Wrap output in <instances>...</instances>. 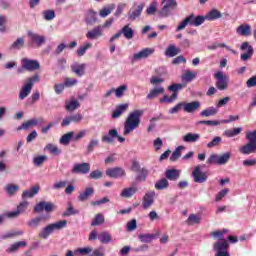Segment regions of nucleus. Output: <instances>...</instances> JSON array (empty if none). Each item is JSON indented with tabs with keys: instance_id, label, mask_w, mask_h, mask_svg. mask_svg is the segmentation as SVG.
I'll use <instances>...</instances> for the list:
<instances>
[{
	"instance_id": "41",
	"label": "nucleus",
	"mask_w": 256,
	"mask_h": 256,
	"mask_svg": "<svg viewBox=\"0 0 256 256\" xmlns=\"http://www.w3.org/2000/svg\"><path fill=\"white\" fill-rule=\"evenodd\" d=\"M52 227V231H61V229H65L67 227V220H60L55 223H50Z\"/></svg>"
},
{
	"instance_id": "6",
	"label": "nucleus",
	"mask_w": 256,
	"mask_h": 256,
	"mask_svg": "<svg viewBox=\"0 0 256 256\" xmlns=\"http://www.w3.org/2000/svg\"><path fill=\"white\" fill-rule=\"evenodd\" d=\"M213 250L216 252L215 256H231L229 254V241L218 240L213 244Z\"/></svg>"
},
{
	"instance_id": "63",
	"label": "nucleus",
	"mask_w": 256,
	"mask_h": 256,
	"mask_svg": "<svg viewBox=\"0 0 256 256\" xmlns=\"http://www.w3.org/2000/svg\"><path fill=\"white\" fill-rule=\"evenodd\" d=\"M171 11H173V9L164 4L162 9L159 11V15L160 17H169V15H171Z\"/></svg>"
},
{
	"instance_id": "16",
	"label": "nucleus",
	"mask_w": 256,
	"mask_h": 256,
	"mask_svg": "<svg viewBox=\"0 0 256 256\" xmlns=\"http://www.w3.org/2000/svg\"><path fill=\"white\" fill-rule=\"evenodd\" d=\"M28 37L34 43L37 47H41L42 45H45V36H41L37 33H33L32 31L28 32Z\"/></svg>"
},
{
	"instance_id": "53",
	"label": "nucleus",
	"mask_w": 256,
	"mask_h": 256,
	"mask_svg": "<svg viewBox=\"0 0 256 256\" xmlns=\"http://www.w3.org/2000/svg\"><path fill=\"white\" fill-rule=\"evenodd\" d=\"M166 57H175L176 55H179V49L175 45H170L165 51Z\"/></svg>"
},
{
	"instance_id": "3",
	"label": "nucleus",
	"mask_w": 256,
	"mask_h": 256,
	"mask_svg": "<svg viewBox=\"0 0 256 256\" xmlns=\"http://www.w3.org/2000/svg\"><path fill=\"white\" fill-rule=\"evenodd\" d=\"M40 77L39 74L33 75L30 78H27L24 85L22 86L20 93H19V99L20 101H23V99H27L29 95H31V91L33 90V86L35 83H39Z\"/></svg>"
},
{
	"instance_id": "14",
	"label": "nucleus",
	"mask_w": 256,
	"mask_h": 256,
	"mask_svg": "<svg viewBox=\"0 0 256 256\" xmlns=\"http://www.w3.org/2000/svg\"><path fill=\"white\" fill-rule=\"evenodd\" d=\"M195 183H205L207 181V173L201 171V166H196L192 172Z\"/></svg>"
},
{
	"instance_id": "50",
	"label": "nucleus",
	"mask_w": 256,
	"mask_h": 256,
	"mask_svg": "<svg viewBox=\"0 0 256 256\" xmlns=\"http://www.w3.org/2000/svg\"><path fill=\"white\" fill-rule=\"evenodd\" d=\"M115 10V4H111L110 6H105L103 9L100 10V17H108V15H111V12Z\"/></svg>"
},
{
	"instance_id": "40",
	"label": "nucleus",
	"mask_w": 256,
	"mask_h": 256,
	"mask_svg": "<svg viewBox=\"0 0 256 256\" xmlns=\"http://www.w3.org/2000/svg\"><path fill=\"white\" fill-rule=\"evenodd\" d=\"M52 227V231H61V229H65L67 227V220H60L55 223H50Z\"/></svg>"
},
{
	"instance_id": "11",
	"label": "nucleus",
	"mask_w": 256,
	"mask_h": 256,
	"mask_svg": "<svg viewBox=\"0 0 256 256\" xmlns=\"http://www.w3.org/2000/svg\"><path fill=\"white\" fill-rule=\"evenodd\" d=\"M143 9H145V3H140L138 6H133L132 9L128 12L129 21H135V19L141 17Z\"/></svg>"
},
{
	"instance_id": "21",
	"label": "nucleus",
	"mask_w": 256,
	"mask_h": 256,
	"mask_svg": "<svg viewBox=\"0 0 256 256\" xmlns=\"http://www.w3.org/2000/svg\"><path fill=\"white\" fill-rule=\"evenodd\" d=\"M128 109H129L128 103L117 105L115 110L112 113V119H119V117H121V115H123V113L128 111Z\"/></svg>"
},
{
	"instance_id": "43",
	"label": "nucleus",
	"mask_w": 256,
	"mask_h": 256,
	"mask_svg": "<svg viewBox=\"0 0 256 256\" xmlns=\"http://www.w3.org/2000/svg\"><path fill=\"white\" fill-rule=\"evenodd\" d=\"M73 137H75V132H73V131L62 135V137L60 138L61 145H69V143H71V139H73Z\"/></svg>"
},
{
	"instance_id": "42",
	"label": "nucleus",
	"mask_w": 256,
	"mask_h": 256,
	"mask_svg": "<svg viewBox=\"0 0 256 256\" xmlns=\"http://www.w3.org/2000/svg\"><path fill=\"white\" fill-rule=\"evenodd\" d=\"M231 159V152H226L218 156L217 165H227Z\"/></svg>"
},
{
	"instance_id": "7",
	"label": "nucleus",
	"mask_w": 256,
	"mask_h": 256,
	"mask_svg": "<svg viewBox=\"0 0 256 256\" xmlns=\"http://www.w3.org/2000/svg\"><path fill=\"white\" fill-rule=\"evenodd\" d=\"M22 68H18V73H23V69L26 71H39L41 69V64L37 60H31L28 58H23L21 60Z\"/></svg>"
},
{
	"instance_id": "54",
	"label": "nucleus",
	"mask_w": 256,
	"mask_h": 256,
	"mask_svg": "<svg viewBox=\"0 0 256 256\" xmlns=\"http://www.w3.org/2000/svg\"><path fill=\"white\" fill-rule=\"evenodd\" d=\"M243 131L242 128L227 129L224 131V137H235Z\"/></svg>"
},
{
	"instance_id": "46",
	"label": "nucleus",
	"mask_w": 256,
	"mask_h": 256,
	"mask_svg": "<svg viewBox=\"0 0 256 256\" xmlns=\"http://www.w3.org/2000/svg\"><path fill=\"white\" fill-rule=\"evenodd\" d=\"M167 187H169L167 178H162L155 183V189H157V191H163V189H167Z\"/></svg>"
},
{
	"instance_id": "52",
	"label": "nucleus",
	"mask_w": 256,
	"mask_h": 256,
	"mask_svg": "<svg viewBox=\"0 0 256 256\" xmlns=\"http://www.w3.org/2000/svg\"><path fill=\"white\" fill-rule=\"evenodd\" d=\"M98 239L100 241V243H104V244H108L111 243V234H109V232H101L98 236Z\"/></svg>"
},
{
	"instance_id": "44",
	"label": "nucleus",
	"mask_w": 256,
	"mask_h": 256,
	"mask_svg": "<svg viewBox=\"0 0 256 256\" xmlns=\"http://www.w3.org/2000/svg\"><path fill=\"white\" fill-rule=\"evenodd\" d=\"M25 47V38L24 37H19L17 38L12 44H11V49H16V50H21Z\"/></svg>"
},
{
	"instance_id": "49",
	"label": "nucleus",
	"mask_w": 256,
	"mask_h": 256,
	"mask_svg": "<svg viewBox=\"0 0 256 256\" xmlns=\"http://www.w3.org/2000/svg\"><path fill=\"white\" fill-rule=\"evenodd\" d=\"M86 23L88 25H93V23H97V12L89 10L86 17Z\"/></svg>"
},
{
	"instance_id": "26",
	"label": "nucleus",
	"mask_w": 256,
	"mask_h": 256,
	"mask_svg": "<svg viewBox=\"0 0 256 256\" xmlns=\"http://www.w3.org/2000/svg\"><path fill=\"white\" fill-rule=\"evenodd\" d=\"M183 105H184L183 109L186 113H195V111H197V109L201 107V103L199 101H193Z\"/></svg>"
},
{
	"instance_id": "45",
	"label": "nucleus",
	"mask_w": 256,
	"mask_h": 256,
	"mask_svg": "<svg viewBox=\"0 0 256 256\" xmlns=\"http://www.w3.org/2000/svg\"><path fill=\"white\" fill-rule=\"evenodd\" d=\"M183 150H185V146H178L170 156V161L172 162L178 161L182 155Z\"/></svg>"
},
{
	"instance_id": "47",
	"label": "nucleus",
	"mask_w": 256,
	"mask_h": 256,
	"mask_svg": "<svg viewBox=\"0 0 256 256\" xmlns=\"http://www.w3.org/2000/svg\"><path fill=\"white\" fill-rule=\"evenodd\" d=\"M139 241L141 243H151L154 239H157V235L155 234H140L138 236Z\"/></svg>"
},
{
	"instance_id": "12",
	"label": "nucleus",
	"mask_w": 256,
	"mask_h": 256,
	"mask_svg": "<svg viewBox=\"0 0 256 256\" xmlns=\"http://www.w3.org/2000/svg\"><path fill=\"white\" fill-rule=\"evenodd\" d=\"M107 177H111L112 179H119V177H125L127 173L125 169L121 167L109 168L106 170Z\"/></svg>"
},
{
	"instance_id": "38",
	"label": "nucleus",
	"mask_w": 256,
	"mask_h": 256,
	"mask_svg": "<svg viewBox=\"0 0 256 256\" xmlns=\"http://www.w3.org/2000/svg\"><path fill=\"white\" fill-rule=\"evenodd\" d=\"M217 113H219V110L215 107H208L206 109H204L200 115L201 117H213L215 115H217Z\"/></svg>"
},
{
	"instance_id": "62",
	"label": "nucleus",
	"mask_w": 256,
	"mask_h": 256,
	"mask_svg": "<svg viewBox=\"0 0 256 256\" xmlns=\"http://www.w3.org/2000/svg\"><path fill=\"white\" fill-rule=\"evenodd\" d=\"M159 6V3L152 2L149 7L146 9L147 15H155L157 13V7Z\"/></svg>"
},
{
	"instance_id": "5",
	"label": "nucleus",
	"mask_w": 256,
	"mask_h": 256,
	"mask_svg": "<svg viewBox=\"0 0 256 256\" xmlns=\"http://www.w3.org/2000/svg\"><path fill=\"white\" fill-rule=\"evenodd\" d=\"M216 79L215 86L219 91H226L229 87V76L225 75L222 71H218L214 74Z\"/></svg>"
},
{
	"instance_id": "25",
	"label": "nucleus",
	"mask_w": 256,
	"mask_h": 256,
	"mask_svg": "<svg viewBox=\"0 0 256 256\" xmlns=\"http://www.w3.org/2000/svg\"><path fill=\"white\" fill-rule=\"evenodd\" d=\"M87 67L86 64H73L71 65L72 73H75L77 77H83L85 75V68Z\"/></svg>"
},
{
	"instance_id": "29",
	"label": "nucleus",
	"mask_w": 256,
	"mask_h": 256,
	"mask_svg": "<svg viewBox=\"0 0 256 256\" xmlns=\"http://www.w3.org/2000/svg\"><path fill=\"white\" fill-rule=\"evenodd\" d=\"M53 235V228L51 224L46 225L42 230L39 232V237L41 239H49Z\"/></svg>"
},
{
	"instance_id": "35",
	"label": "nucleus",
	"mask_w": 256,
	"mask_h": 256,
	"mask_svg": "<svg viewBox=\"0 0 256 256\" xmlns=\"http://www.w3.org/2000/svg\"><path fill=\"white\" fill-rule=\"evenodd\" d=\"M222 14L217 9H212L210 12L206 14L207 21H216V19H221Z\"/></svg>"
},
{
	"instance_id": "37",
	"label": "nucleus",
	"mask_w": 256,
	"mask_h": 256,
	"mask_svg": "<svg viewBox=\"0 0 256 256\" xmlns=\"http://www.w3.org/2000/svg\"><path fill=\"white\" fill-rule=\"evenodd\" d=\"M187 225H199L201 216L199 214H190L186 220Z\"/></svg>"
},
{
	"instance_id": "64",
	"label": "nucleus",
	"mask_w": 256,
	"mask_h": 256,
	"mask_svg": "<svg viewBox=\"0 0 256 256\" xmlns=\"http://www.w3.org/2000/svg\"><path fill=\"white\" fill-rule=\"evenodd\" d=\"M220 143H221V137L216 136V137H214V139H212V141H210L207 144V147H208V149H213V147H217Z\"/></svg>"
},
{
	"instance_id": "51",
	"label": "nucleus",
	"mask_w": 256,
	"mask_h": 256,
	"mask_svg": "<svg viewBox=\"0 0 256 256\" xmlns=\"http://www.w3.org/2000/svg\"><path fill=\"white\" fill-rule=\"evenodd\" d=\"M105 223V216L103 214H96L93 221L91 222L92 227H97V225H103Z\"/></svg>"
},
{
	"instance_id": "48",
	"label": "nucleus",
	"mask_w": 256,
	"mask_h": 256,
	"mask_svg": "<svg viewBox=\"0 0 256 256\" xmlns=\"http://www.w3.org/2000/svg\"><path fill=\"white\" fill-rule=\"evenodd\" d=\"M41 221H43V217L38 216V217L30 219L27 222V225H28V227H31V229H37V227H39V225H41Z\"/></svg>"
},
{
	"instance_id": "1",
	"label": "nucleus",
	"mask_w": 256,
	"mask_h": 256,
	"mask_svg": "<svg viewBox=\"0 0 256 256\" xmlns=\"http://www.w3.org/2000/svg\"><path fill=\"white\" fill-rule=\"evenodd\" d=\"M141 117H143V110H134L128 114L124 122V135H129L141 125Z\"/></svg>"
},
{
	"instance_id": "58",
	"label": "nucleus",
	"mask_w": 256,
	"mask_h": 256,
	"mask_svg": "<svg viewBox=\"0 0 256 256\" xmlns=\"http://www.w3.org/2000/svg\"><path fill=\"white\" fill-rule=\"evenodd\" d=\"M91 47H93V44L91 43H87L86 45L79 47L76 51L78 57H83V55L87 53V49H91Z\"/></svg>"
},
{
	"instance_id": "4",
	"label": "nucleus",
	"mask_w": 256,
	"mask_h": 256,
	"mask_svg": "<svg viewBox=\"0 0 256 256\" xmlns=\"http://www.w3.org/2000/svg\"><path fill=\"white\" fill-rule=\"evenodd\" d=\"M183 89V84H172L168 87V91H172V95L169 97L164 95L162 98L159 99V103H173L179 97V91Z\"/></svg>"
},
{
	"instance_id": "23",
	"label": "nucleus",
	"mask_w": 256,
	"mask_h": 256,
	"mask_svg": "<svg viewBox=\"0 0 256 256\" xmlns=\"http://www.w3.org/2000/svg\"><path fill=\"white\" fill-rule=\"evenodd\" d=\"M40 190L41 186L39 185L32 187L30 190H26L22 193V199H33L35 195H38Z\"/></svg>"
},
{
	"instance_id": "34",
	"label": "nucleus",
	"mask_w": 256,
	"mask_h": 256,
	"mask_svg": "<svg viewBox=\"0 0 256 256\" xmlns=\"http://www.w3.org/2000/svg\"><path fill=\"white\" fill-rule=\"evenodd\" d=\"M136 173H137V176H136L137 183H143L147 181V177L149 175V170H147V168H142L139 172H136Z\"/></svg>"
},
{
	"instance_id": "36",
	"label": "nucleus",
	"mask_w": 256,
	"mask_h": 256,
	"mask_svg": "<svg viewBox=\"0 0 256 256\" xmlns=\"http://www.w3.org/2000/svg\"><path fill=\"white\" fill-rule=\"evenodd\" d=\"M229 233V230L227 229H222V230H216L210 233L214 239H217L218 241H223L225 240V234Z\"/></svg>"
},
{
	"instance_id": "31",
	"label": "nucleus",
	"mask_w": 256,
	"mask_h": 256,
	"mask_svg": "<svg viewBox=\"0 0 256 256\" xmlns=\"http://www.w3.org/2000/svg\"><path fill=\"white\" fill-rule=\"evenodd\" d=\"M120 33L124 35L125 39L131 40L133 37H135V30L133 28L129 27V25H125L121 30Z\"/></svg>"
},
{
	"instance_id": "57",
	"label": "nucleus",
	"mask_w": 256,
	"mask_h": 256,
	"mask_svg": "<svg viewBox=\"0 0 256 256\" xmlns=\"http://www.w3.org/2000/svg\"><path fill=\"white\" fill-rule=\"evenodd\" d=\"M19 235H23V230L7 232L1 236V239H13V237H19Z\"/></svg>"
},
{
	"instance_id": "39",
	"label": "nucleus",
	"mask_w": 256,
	"mask_h": 256,
	"mask_svg": "<svg viewBox=\"0 0 256 256\" xmlns=\"http://www.w3.org/2000/svg\"><path fill=\"white\" fill-rule=\"evenodd\" d=\"M137 193V188L136 187H129L125 188L121 192V197H125L126 199H131V196L135 195Z\"/></svg>"
},
{
	"instance_id": "2",
	"label": "nucleus",
	"mask_w": 256,
	"mask_h": 256,
	"mask_svg": "<svg viewBox=\"0 0 256 256\" xmlns=\"http://www.w3.org/2000/svg\"><path fill=\"white\" fill-rule=\"evenodd\" d=\"M248 143L239 148L242 155H251L256 152V130L246 133Z\"/></svg>"
},
{
	"instance_id": "27",
	"label": "nucleus",
	"mask_w": 256,
	"mask_h": 256,
	"mask_svg": "<svg viewBox=\"0 0 256 256\" xmlns=\"http://www.w3.org/2000/svg\"><path fill=\"white\" fill-rule=\"evenodd\" d=\"M166 179L169 181H177L181 177V171L177 169H168L165 172Z\"/></svg>"
},
{
	"instance_id": "55",
	"label": "nucleus",
	"mask_w": 256,
	"mask_h": 256,
	"mask_svg": "<svg viewBox=\"0 0 256 256\" xmlns=\"http://www.w3.org/2000/svg\"><path fill=\"white\" fill-rule=\"evenodd\" d=\"M44 149L46 151H49V153H51V155H60L61 154V150L59 149V147H57L56 145H53L51 143L47 144Z\"/></svg>"
},
{
	"instance_id": "10",
	"label": "nucleus",
	"mask_w": 256,
	"mask_h": 256,
	"mask_svg": "<svg viewBox=\"0 0 256 256\" xmlns=\"http://www.w3.org/2000/svg\"><path fill=\"white\" fill-rule=\"evenodd\" d=\"M240 51H247L240 55L241 61H249V59L253 57V53H255L253 46H251L249 42H243L240 46Z\"/></svg>"
},
{
	"instance_id": "17",
	"label": "nucleus",
	"mask_w": 256,
	"mask_h": 256,
	"mask_svg": "<svg viewBox=\"0 0 256 256\" xmlns=\"http://www.w3.org/2000/svg\"><path fill=\"white\" fill-rule=\"evenodd\" d=\"M103 36V27L101 25L94 27L92 30L86 33L87 39L97 40Z\"/></svg>"
},
{
	"instance_id": "28",
	"label": "nucleus",
	"mask_w": 256,
	"mask_h": 256,
	"mask_svg": "<svg viewBox=\"0 0 256 256\" xmlns=\"http://www.w3.org/2000/svg\"><path fill=\"white\" fill-rule=\"evenodd\" d=\"M164 93L165 88H163V86H160L158 88L150 90L149 94L146 96V99H156V97H159V95H163Z\"/></svg>"
},
{
	"instance_id": "9",
	"label": "nucleus",
	"mask_w": 256,
	"mask_h": 256,
	"mask_svg": "<svg viewBox=\"0 0 256 256\" xmlns=\"http://www.w3.org/2000/svg\"><path fill=\"white\" fill-rule=\"evenodd\" d=\"M57 209V206L53 202L41 201L34 207V213H41V211H46V213H53Z\"/></svg>"
},
{
	"instance_id": "18",
	"label": "nucleus",
	"mask_w": 256,
	"mask_h": 256,
	"mask_svg": "<svg viewBox=\"0 0 256 256\" xmlns=\"http://www.w3.org/2000/svg\"><path fill=\"white\" fill-rule=\"evenodd\" d=\"M93 195H95V188L87 187L85 188L84 191L80 192V194L78 195V201L83 203L89 200L91 197H93Z\"/></svg>"
},
{
	"instance_id": "20",
	"label": "nucleus",
	"mask_w": 256,
	"mask_h": 256,
	"mask_svg": "<svg viewBox=\"0 0 256 256\" xmlns=\"http://www.w3.org/2000/svg\"><path fill=\"white\" fill-rule=\"evenodd\" d=\"M195 14H190L188 17H186L180 25L177 26L176 32L183 31L187 25H190L192 27H195Z\"/></svg>"
},
{
	"instance_id": "30",
	"label": "nucleus",
	"mask_w": 256,
	"mask_h": 256,
	"mask_svg": "<svg viewBox=\"0 0 256 256\" xmlns=\"http://www.w3.org/2000/svg\"><path fill=\"white\" fill-rule=\"evenodd\" d=\"M73 215H79V210L73 207V203L68 202L66 210L62 213V217H71Z\"/></svg>"
},
{
	"instance_id": "22",
	"label": "nucleus",
	"mask_w": 256,
	"mask_h": 256,
	"mask_svg": "<svg viewBox=\"0 0 256 256\" xmlns=\"http://www.w3.org/2000/svg\"><path fill=\"white\" fill-rule=\"evenodd\" d=\"M155 191L146 193L143 197V209H149L154 203Z\"/></svg>"
},
{
	"instance_id": "32",
	"label": "nucleus",
	"mask_w": 256,
	"mask_h": 256,
	"mask_svg": "<svg viewBox=\"0 0 256 256\" xmlns=\"http://www.w3.org/2000/svg\"><path fill=\"white\" fill-rule=\"evenodd\" d=\"M201 137L200 134L197 133H187L186 135H184L183 137V141L184 143H197V141H199V138Z\"/></svg>"
},
{
	"instance_id": "8",
	"label": "nucleus",
	"mask_w": 256,
	"mask_h": 256,
	"mask_svg": "<svg viewBox=\"0 0 256 256\" xmlns=\"http://www.w3.org/2000/svg\"><path fill=\"white\" fill-rule=\"evenodd\" d=\"M115 139H118L119 143H125V138L119 136L117 129H111L108 131V135H104L101 138L102 143L111 144Z\"/></svg>"
},
{
	"instance_id": "19",
	"label": "nucleus",
	"mask_w": 256,
	"mask_h": 256,
	"mask_svg": "<svg viewBox=\"0 0 256 256\" xmlns=\"http://www.w3.org/2000/svg\"><path fill=\"white\" fill-rule=\"evenodd\" d=\"M154 53H155V49L144 48L140 52L135 53L133 58H134V61H140V59H147V57H150V55H153Z\"/></svg>"
},
{
	"instance_id": "59",
	"label": "nucleus",
	"mask_w": 256,
	"mask_h": 256,
	"mask_svg": "<svg viewBox=\"0 0 256 256\" xmlns=\"http://www.w3.org/2000/svg\"><path fill=\"white\" fill-rule=\"evenodd\" d=\"M98 146H99V140L91 139L86 148L87 153H93V151H95V147H98Z\"/></svg>"
},
{
	"instance_id": "13",
	"label": "nucleus",
	"mask_w": 256,
	"mask_h": 256,
	"mask_svg": "<svg viewBox=\"0 0 256 256\" xmlns=\"http://www.w3.org/2000/svg\"><path fill=\"white\" fill-rule=\"evenodd\" d=\"M91 171V165L87 162L74 164L71 173L77 174L81 173L82 175H87Z\"/></svg>"
},
{
	"instance_id": "24",
	"label": "nucleus",
	"mask_w": 256,
	"mask_h": 256,
	"mask_svg": "<svg viewBox=\"0 0 256 256\" xmlns=\"http://www.w3.org/2000/svg\"><path fill=\"white\" fill-rule=\"evenodd\" d=\"M236 33L241 35V37H249L251 36V25L249 24H241L238 26Z\"/></svg>"
},
{
	"instance_id": "15",
	"label": "nucleus",
	"mask_w": 256,
	"mask_h": 256,
	"mask_svg": "<svg viewBox=\"0 0 256 256\" xmlns=\"http://www.w3.org/2000/svg\"><path fill=\"white\" fill-rule=\"evenodd\" d=\"M83 120V115L80 113L68 116L62 120L61 127H69L71 123H81Z\"/></svg>"
},
{
	"instance_id": "33",
	"label": "nucleus",
	"mask_w": 256,
	"mask_h": 256,
	"mask_svg": "<svg viewBox=\"0 0 256 256\" xmlns=\"http://www.w3.org/2000/svg\"><path fill=\"white\" fill-rule=\"evenodd\" d=\"M81 107V104L76 99H72L69 102H66L65 109L66 111H69L70 113H73L76 109H79Z\"/></svg>"
},
{
	"instance_id": "60",
	"label": "nucleus",
	"mask_w": 256,
	"mask_h": 256,
	"mask_svg": "<svg viewBox=\"0 0 256 256\" xmlns=\"http://www.w3.org/2000/svg\"><path fill=\"white\" fill-rule=\"evenodd\" d=\"M19 247H27V242L20 241V242H16V243L12 244L9 249L10 253H15V251H18Z\"/></svg>"
},
{
	"instance_id": "61",
	"label": "nucleus",
	"mask_w": 256,
	"mask_h": 256,
	"mask_svg": "<svg viewBox=\"0 0 256 256\" xmlns=\"http://www.w3.org/2000/svg\"><path fill=\"white\" fill-rule=\"evenodd\" d=\"M43 18L45 21H53L55 17V10H45L42 12Z\"/></svg>"
},
{
	"instance_id": "56",
	"label": "nucleus",
	"mask_w": 256,
	"mask_h": 256,
	"mask_svg": "<svg viewBox=\"0 0 256 256\" xmlns=\"http://www.w3.org/2000/svg\"><path fill=\"white\" fill-rule=\"evenodd\" d=\"M5 191L8 195L13 196L17 191H19V185L16 184H8L5 187Z\"/></svg>"
}]
</instances>
